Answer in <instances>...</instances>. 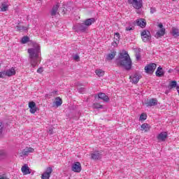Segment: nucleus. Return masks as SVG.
I'll return each mask as SVG.
<instances>
[{"instance_id":"f257e3e1","label":"nucleus","mask_w":179,"mask_h":179,"mask_svg":"<svg viewBox=\"0 0 179 179\" xmlns=\"http://www.w3.org/2000/svg\"><path fill=\"white\" fill-rule=\"evenodd\" d=\"M32 45L33 48L28 49V53L29 54L31 66L36 68L41 61V50L38 43L34 42Z\"/></svg>"},{"instance_id":"f03ea898","label":"nucleus","mask_w":179,"mask_h":179,"mask_svg":"<svg viewBox=\"0 0 179 179\" xmlns=\"http://www.w3.org/2000/svg\"><path fill=\"white\" fill-rule=\"evenodd\" d=\"M117 65L119 66H122L125 69L129 70L132 66V62L131 61V57L129 55L125 50H122L120 53L119 58L116 59Z\"/></svg>"},{"instance_id":"7ed1b4c3","label":"nucleus","mask_w":179,"mask_h":179,"mask_svg":"<svg viewBox=\"0 0 179 179\" xmlns=\"http://www.w3.org/2000/svg\"><path fill=\"white\" fill-rule=\"evenodd\" d=\"M166 34V29L163 27V24L159 23L158 24V29L156 31L155 37L156 38H160V37H163Z\"/></svg>"},{"instance_id":"20e7f679","label":"nucleus","mask_w":179,"mask_h":179,"mask_svg":"<svg viewBox=\"0 0 179 179\" xmlns=\"http://www.w3.org/2000/svg\"><path fill=\"white\" fill-rule=\"evenodd\" d=\"M34 150L32 148L27 147L22 150L18 151V156L23 157V156H29L30 153H34Z\"/></svg>"},{"instance_id":"39448f33","label":"nucleus","mask_w":179,"mask_h":179,"mask_svg":"<svg viewBox=\"0 0 179 179\" xmlns=\"http://www.w3.org/2000/svg\"><path fill=\"white\" fill-rule=\"evenodd\" d=\"M128 3L131 5L134 9H141L142 8V0H128Z\"/></svg>"},{"instance_id":"423d86ee","label":"nucleus","mask_w":179,"mask_h":179,"mask_svg":"<svg viewBox=\"0 0 179 179\" xmlns=\"http://www.w3.org/2000/svg\"><path fill=\"white\" fill-rule=\"evenodd\" d=\"M103 155V151H94L91 154V157L92 160H100Z\"/></svg>"},{"instance_id":"0eeeda50","label":"nucleus","mask_w":179,"mask_h":179,"mask_svg":"<svg viewBox=\"0 0 179 179\" xmlns=\"http://www.w3.org/2000/svg\"><path fill=\"white\" fill-rule=\"evenodd\" d=\"M141 38L144 43H148L150 40V32L149 31H143L141 32Z\"/></svg>"},{"instance_id":"6e6552de","label":"nucleus","mask_w":179,"mask_h":179,"mask_svg":"<svg viewBox=\"0 0 179 179\" xmlns=\"http://www.w3.org/2000/svg\"><path fill=\"white\" fill-rule=\"evenodd\" d=\"M156 66L157 65L155 63L148 64L145 67V71L147 73H153L155 69H156Z\"/></svg>"},{"instance_id":"1a4fd4ad","label":"nucleus","mask_w":179,"mask_h":179,"mask_svg":"<svg viewBox=\"0 0 179 179\" xmlns=\"http://www.w3.org/2000/svg\"><path fill=\"white\" fill-rule=\"evenodd\" d=\"M28 107L29 108V112L31 114H36L37 112V106H36V103L34 101H31L28 104Z\"/></svg>"},{"instance_id":"9d476101","label":"nucleus","mask_w":179,"mask_h":179,"mask_svg":"<svg viewBox=\"0 0 179 179\" xmlns=\"http://www.w3.org/2000/svg\"><path fill=\"white\" fill-rule=\"evenodd\" d=\"M167 132L162 131L159 134L157 135V138L159 141V142H164L167 139Z\"/></svg>"},{"instance_id":"9b49d317","label":"nucleus","mask_w":179,"mask_h":179,"mask_svg":"<svg viewBox=\"0 0 179 179\" xmlns=\"http://www.w3.org/2000/svg\"><path fill=\"white\" fill-rule=\"evenodd\" d=\"M72 170L74 173H80L82 171V165L80 162H76L72 165Z\"/></svg>"},{"instance_id":"f8f14e48","label":"nucleus","mask_w":179,"mask_h":179,"mask_svg":"<svg viewBox=\"0 0 179 179\" xmlns=\"http://www.w3.org/2000/svg\"><path fill=\"white\" fill-rule=\"evenodd\" d=\"M4 75L5 76H8L9 78L10 76H15V75H16V70L15 69V68L12 67L9 69L4 71Z\"/></svg>"},{"instance_id":"ddd939ff","label":"nucleus","mask_w":179,"mask_h":179,"mask_svg":"<svg viewBox=\"0 0 179 179\" xmlns=\"http://www.w3.org/2000/svg\"><path fill=\"white\" fill-rule=\"evenodd\" d=\"M87 29L86 26H85V23L78 24L73 27V29L76 30V31H86Z\"/></svg>"},{"instance_id":"4468645a","label":"nucleus","mask_w":179,"mask_h":179,"mask_svg":"<svg viewBox=\"0 0 179 179\" xmlns=\"http://www.w3.org/2000/svg\"><path fill=\"white\" fill-rule=\"evenodd\" d=\"M51 173H52V168H47L46 171L42 175V179H49L50 176H51Z\"/></svg>"},{"instance_id":"2eb2a0df","label":"nucleus","mask_w":179,"mask_h":179,"mask_svg":"<svg viewBox=\"0 0 179 179\" xmlns=\"http://www.w3.org/2000/svg\"><path fill=\"white\" fill-rule=\"evenodd\" d=\"M21 171L24 176H27V174H30L31 173V171L27 164H24L22 166Z\"/></svg>"},{"instance_id":"dca6fc26","label":"nucleus","mask_w":179,"mask_h":179,"mask_svg":"<svg viewBox=\"0 0 179 179\" xmlns=\"http://www.w3.org/2000/svg\"><path fill=\"white\" fill-rule=\"evenodd\" d=\"M147 107H152L153 106H157V99H151L145 103Z\"/></svg>"},{"instance_id":"f3484780","label":"nucleus","mask_w":179,"mask_h":179,"mask_svg":"<svg viewBox=\"0 0 179 179\" xmlns=\"http://www.w3.org/2000/svg\"><path fill=\"white\" fill-rule=\"evenodd\" d=\"M130 79H131V82L132 83H134V85H135V84L138 83V82H139V79H141V76H139V75H138V74H134V75L130 76Z\"/></svg>"},{"instance_id":"a211bd4d","label":"nucleus","mask_w":179,"mask_h":179,"mask_svg":"<svg viewBox=\"0 0 179 179\" xmlns=\"http://www.w3.org/2000/svg\"><path fill=\"white\" fill-rule=\"evenodd\" d=\"M136 23L137 26H139L140 27H145L146 26V20L143 18H140L136 21Z\"/></svg>"},{"instance_id":"6ab92c4d","label":"nucleus","mask_w":179,"mask_h":179,"mask_svg":"<svg viewBox=\"0 0 179 179\" xmlns=\"http://www.w3.org/2000/svg\"><path fill=\"white\" fill-rule=\"evenodd\" d=\"M99 99H101V100H103V101H109L110 99L106 94L104 93H99L98 95Z\"/></svg>"},{"instance_id":"aec40b11","label":"nucleus","mask_w":179,"mask_h":179,"mask_svg":"<svg viewBox=\"0 0 179 179\" xmlns=\"http://www.w3.org/2000/svg\"><path fill=\"white\" fill-rule=\"evenodd\" d=\"M94 22H96L94 18H90L84 21V24L85 26H92Z\"/></svg>"},{"instance_id":"412c9836","label":"nucleus","mask_w":179,"mask_h":179,"mask_svg":"<svg viewBox=\"0 0 179 179\" xmlns=\"http://www.w3.org/2000/svg\"><path fill=\"white\" fill-rule=\"evenodd\" d=\"M141 127V131H144V132H149L150 131V126L148 123H144Z\"/></svg>"},{"instance_id":"4be33fe9","label":"nucleus","mask_w":179,"mask_h":179,"mask_svg":"<svg viewBox=\"0 0 179 179\" xmlns=\"http://www.w3.org/2000/svg\"><path fill=\"white\" fill-rule=\"evenodd\" d=\"M115 51L113 50L110 53L108 54L106 56V60L107 61H111V59H113V58L115 57Z\"/></svg>"},{"instance_id":"5701e85b","label":"nucleus","mask_w":179,"mask_h":179,"mask_svg":"<svg viewBox=\"0 0 179 179\" xmlns=\"http://www.w3.org/2000/svg\"><path fill=\"white\" fill-rule=\"evenodd\" d=\"M8 8H9V5L6 3H3L0 7L1 12H6L8 10Z\"/></svg>"},{"instance_id":"b1692460","label":"nucleus","mask_w":179,"mask_h":179,"mask_svg":"<svg viewBox=\"0 0 179 179\" xmlns=\"http://www.w3.org/2000/svg\"><path fill=\"white\" fill-rule=\"evenodd\" d=\"M58 8H59V6H58V4H56L53 6L52 10L51 11L52 16H55V15H57V12H58Z\"/></svg>"},{"instance_id":"393cba45","label":"nucleus","mask_w":179,"mask_h":179,"mask_svg":"<svg viewBox=\"0 0 179 179\" xmlns=\"http://www.w3.org/2000/svg\"><path fill=\"white\" fill-rule=\"evenodd\" d=\"M55 104L56 107H59V106H61L62 104V99H61V98H59V97H57L55 99Z\"/></svg>"},{"instance_id":"a878e982","label":"nucleus","mask_w":179,"mask_h":179,"mask_svg":"<svg viewBox=\"0 0 179 179\" xmlns=\"http://www.w3.org/2000/svg\"><path fill=\"white\" fill-rule=\"evenodd\" d=\"M164 75V72L163 71V69L162 67H159L156 71L157 76H163Z\"/></svg>"},{"instance_id":"bb28decb","label":"nucleus","mask_w":179,"mask_h":179,"mask_svg":"<svg viewBox=\"0 0 179 179\" xmlns=\"http://www.w3.org/2000/svg\"><path fill=\"white\" fill-rule=\"evenodd\" d=\"M95 73L99 78L101 77V76H104V71H103L101 69H96L95 71Z\"/></svg>"},{"instance_id":"cd10ccee","label":"nucleus","mask_w":179,"mask_h":179,"mask_svg":"<svg viewBox=\"0 0 179 179\" xmlns=\"http://www.w3.org/2000/svg\"><path fill=\"white\" fill-rule=\"evenodd\" d=\"M172 34L173 37H178L179 36V29L177 28L172 29Z\"/></svg>"},{"instance_id":"c85d7f7f","label":"nucleus","mask_w":179,"mask_h":179,"mask_svg":"<svg viewBox=\"0 0 179 179\" xmlns=\"http://www.w3.org/2000/svg\"><path fill=\"white\" fill-rule=\"evenodd\" d=\"M29 41H30V38H29V36H23L21 40V43L22 44H26L29 43Z\"/></svg>"},{"instance_id":"c756f323","label":"nucleus","mask_w":179,"mask_h":179,"mask_svg":"<svg viewBox=\"0 0 179 179\" xmlns=\"http://www.w3.org/2000/svg\"><path fill=\"white\" fill-rule=\"evenodd\" d=\"M15 29L16 30H19L20 31H27V27H22L20 25H17Z\"/></svg>"},{"instance_id":"7c9ffc66","label":"nucleus","mask_w":179,"mask_h":179,"mask_svg":"<svg viewBox=\"0 0 179 179\" xmlns=\"http://www.w3.org/2000/svg\"><path fill=\"white\" fill-rule=\"evenodd\" d=\"M148 118L146 113H142L140 116V121H145Z\"/></svg>"},{"instance_id":"2f4dec72","label":"nucleus","mask_w":179,"mask_h":179,"mask_svg":"<svg viewBox=\"0 0 179 179\" xmlns=\"http://www.w3.org/2000/svg\"><path fill=\"white\" fill-rule=\"evenodd\" d=\"M6 156V152L5 151H0V160H2Z\"/></svg>"},{"instance_id":"473e14b6","label":"nucleus","mask_w":179,"mask_h":179,"mask_svg":"<svg viewBox=\"0 0 179 179\" xmlns=\"http://www.w3.org/2000/svg\"><path fill=\"white\" fill-rule=\"evenodd\" d=\"M114 41H120V34H118V33L115 34Z\"/></svg>"},{"instance_id":"72a5a7b5","label":"nucleus","mask_w":179,"mask_h":179,"mask_svg":"<svg viewBox=\"0 0 179 179\" xmlns=\"http://www.w3.org/2000/svg\"><path fill=\"white\" fill-rule=\"evenodd\" d=\"M93 108H103V106H101L100 103H94L93 105Z\"/></svg>"},{"instance_id":"f704fd0d","label":"nucleus","mask_w":179,"mask_h":179,"mask_svg":"<svg viewBox=\"0 0 179 179\" xmlns=\"http://www.w3.org/2000/svg\"><path fill=\"white\" fill-rule=\"evenodd\" d=\"M169 86L171 88L176 87V86H177V82H176V81L171 82V83L169 84Z\"/></svg>"},{"instance_id":"c9c22d12","label":"nucleus","mask_w":179,"mask_h":179,"mask_svg":"<svg viewBox=\"0 0 179 179\" xmlns=\"http://www.w3.org/2000/svg\"><path fill=\"white\" fill-rule=\"evenodd\" d=\"M2 132H3V124L0 122V135H2Z\"/></svg>"},{"instance_id":"e433bc0d","label":"nucleus","mask_w":179,"mask_h":179,"mask_svg":"<svg viewBox=\"0 0 179 179\" xmlns=\"http://www.w3.org/2000/svg\"><path fill=\"white\" fill-rule=\"evenodd\" d=\"M73 58L74 61H77V62L79 61V59H80L79 55H73Z\"/></svg>"},{"instance_id":"4c0bfd02","label":"nucleus","mask_w":179,"mask_h":179,"mask_svg":"<svg viewBox=\"0 0 179 179\" xmlns=\"http://www.w3.org/2000/svg\"><path fill=\"white\" fill-rule=\"evenodd\" d=\"M131 30H134L132 25L130 24V26L126 27V31H129Z\"/></svg>"},{"instance_id":"58836bf2","label":"nucleus","mask_w":179,"mask_h":179,"mask_svg":"<svg viewBox=\"0 0 179 179\" xmlns=\"http://www.w3.org/2000/svg\"><path fill=\"white\" fill-rule=\"evenodd\" d=\"M118 41H114V42L112 43V45H113V47H117V45H118Z\"/></svg>"},{"instance_id":"ea45409f","label":"nucleus","mask_w":179,"mask_h":179,"mask_svg":"<svg viewBox=\"0 0 179 179\" xmlns=\"http://www.w3.org/2000/svg\"><path fill=\"white\" fill-rule=\"evenodd\" d=\"M0 78L3 79L5 78V71L0 72Z\"/></svg>"},{"instance_id":"a19ab883","label":"nucleus","mask_w":179,"mask_h":179,"mask_svg":"<svg viewBox=\"0 0 179 179\" xmlns=\"http://www.w3.org/2000/svg\"><path fill=\"white\" fill-rule=\"evenodd\" d=\"M43 71H44V70L43 69V68H42V67H40V68L37 70V73H42Z\"/></svg>"},{"instance_id":"79ce46f5","label":"nucleus","mask_w":179,"mask_h":179,"mask_svg":"<svg viewBox=\"0 0 179 179\" xmlns=\"http://www.w3.org/2000/svg\"><path fill=\"white\" fill-rule=\"evenodd\" d=\"M150 12L151 13H155V12H156V10L155 8H151Z\"/></svg>"},{"instance_id":"37998d69","label":"nucleus","mask_w":179,"mask_h":179,"mask_svg":"<svg viewBox=\"0 0 179 179\" xmlns=\"http://www.w3.org/2000/svg\"><path fill=\"white\" fill-rule=\"evenodd\" d=\"M0 179H8V178L6 176H1Z\"/></svg>"},{"instance_id":"c03bdc74","label":"nucleus","mask_w":179,"mask_h":179,"mask_svg":"<svg viewBox=\"0 0 179 179\" xmlns=\"http://www.w3.org/2000/svg\"><path fill=\"white\" fill-rule=\"evenodd\" d=\"M83 92H85V90H83V89H81V90H79V92H80V93H83Z\"/></svg>"},{"instance_id":"a18cd8bd","label":"nucleus","mask_w":179,"mask_h":179,"mask_svg":"<svg viewBox=\"0 0 179 179\" xmlns=\"http://www.w3.org/2000/svg\"><path fill=\"white\" fill-rule=\"evenodd\" d=\"M49 134H52V131L51 129L49 130Z\"/></svg>"},{"instance_id":"49530a36","label":"nucleus","mask_w":179,"mask_h":179,"mask_svg":"<svg viewBox=\"0 0 179 179\" xmlns=\"http://www.w3.org/2000/svg\"><path fill=\"white\" fill-rule=\"evenodd\" d=\"M0 66H1V63H0Z\"/></svg>"}]
</instances>
